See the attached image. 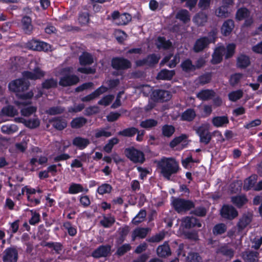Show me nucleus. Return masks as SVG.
Here are the masks:
<instances>
[{
	"label": "nucleus",
	"mask_w": 262,
	"mask_h": 262,
	"mask_svg": "<svg viewBox=\"0 0 262 262\" xmlns=\"http://www.w3.org/2000/svg\"><path fill=\"white\" fill-rule=\"evenodd\" d=\"M157 166L162 176L167 180H170L171 176L180 169L178 162L173 158L163 157L158 162Z\"/></svg>",
	"instance_id": "1"
},
{
	"label": "nucleus",
	"mask_w": 262,
	"mask_h": 262,
	"mask_svg": "<svg viewBox=\"0 0 262 262\" xmlns=\"http://www.w3.org/2000/svg\"><path fill=\"white\" fill-rule=\"evenodd\" d=\"M171 205L174 210L178 213L186 212L195 207V204L192 201L180 198L174 199Z\"/></svg>",
	"instance_id": "2"
},
{
	"label": "nucleus",
	"mask_w": 262,
	"mask_h": 262,
	"mask_svg": "<svg viewBox=\"0 0 262 262\" xmlns=\"http://www.w3.org/2000/svg\"><path fill=\"white\" fill-rule=\"evenodd\" d=\"M124 152L127 158L134 163L142 164L145 160L143 152L133 147L126 148Z\"/></svg>",
	"instance_id": "3"
},
{
	"label": "nucleus",
	"mask_w": 262,
	"mask_h": 262,
	"mask_svg": "<svg viewBox=\"0 0 262 262\" xmlns=\"http://www.w3.org/2000/svg\"><path fill=\"white\" fill-rule=\"evenodd\" d=\"M29 86V82L26 81L24 78H19L10 82L8 88L10 91L19 94L27 90Z\"/></svg>",
	"instance_id": "4"
},
{
	"label": "nucleus",
	"mask_w": 262,
	"mask_h": 262,
	"mask_svg": "<svg viewBox=\"0 0 262 262\" xmlns=\"http://www.w3.org/2000/svg\"><path fill=\"white\" fill-rule=\"evenodd\" d=\"M238 215L236 208L231 205L224 204L220 210V215L227 220H233Z\"/></svg>",
	"instance_id": "5"
},
{
	"label": "nucleus",
	"mask_w": 262,
	"mask_h": 262,
	"mask_svg": "<svg viewBox=\"0 0 262 262\" xmlns=\"http://www.w3.org/2000/svg\"><path fill=\"white\" fill-rule=\"evenodd\" d=\"M151 97L155 102H164L169 101L171 98L172 95L167 90L155 89L152 91Z\"/></svg>",
	"instance_id": "6"
},
{
	"label": "nucleus",
	"mask_w": 262,
	"mask_h": 262,
	"mask_svg": "<svg viewBox=\"0 0 262 262\" xmlns=\"http://www.w3.org/2000/svg\"><path fill=\"white\" fill-rule=\"evenodd\" d=\"M18 259V251L16 246H12L4 251L2 257L3 262H17Z\"/></svg>",
	"instance_id": "7"
},
{
	"label": "nucleus",
	"mask_w": 262,
	"mask_h": 262,
	"mask_svg": "<svg viewBox=\"0 0 262 262\" xmlns=\"http://www.w3.org/2000/svg\"><path fill=\"white\" fill-rule=\"evenodd\" d=\"M111 66L115 70H124L130 68L132 63L127 59L121 57H115L112 59Z\"/></svg>",
	"instance_id": "8"
},
{
	"label": "nucleus",
	"mask_w": 262,
	"mask_h": 262,
	"mask_svg": "<svg viewBox=\"0 0 262 262\" xmlns=\"http://www.w3.org/2000/svg\"><path fill=\"white\" fill-rule=\"evenodd\" d=\"M196 132L200 137V142L201 143L207 145L210 142L212 139V136L206 125H202L198 127L196 130Z\"/></svg>",
	"instance_id": "9"
},
{
	"label": "nucleus",
	"mask_w": 262,
	"mask_h": 262,
	"mask_svg": "<svg viewBox=\"0 0 262 262\" xmlns=\"http://www.w3.org/2000/svg\"><path fill=\"white\" fill-rule=\"evenodd\" d=\"M27 48L30 50L37 51H47L49 50L48 43L35 39L31 40L26 43Z\"/></svg>",
	"instance_id": "10"
},
{
	"label": "nucleus",
	"mask_w": 262,
	"mask_h": 262,
	"mask_svg": "<svg viewBox=\"0 0 262 262\" xmlns=\"http://www.w3.org/2000/svg\"><path fill=\"white\" fill-rule=\"evenodd\" d=\"M111 251V245H100L92 252V256L95 258L105 257L110 254Z\"/></svg>",
	"instance_id": "11"
},
{
	"label": "nucleus",
	"mask_w": 262,
	"mask_h": 262,
	"mask_svg": "<svg viewBox=\"0 0 262 262\" xmlns=\"http://www.w3.org/2000/svg\"><path fill=\"white\" fill-rule=\"evenodd\" d=\"M79 81V78L76 75L67 74L60 77L59 84L63 87L69 86L76 84Z\"/></svg>",
	"instance_id": "12"
},
{
	"label": "nucleus",
	"mask_w": 262,
	"mask_h": 262,
	"mask_svg": "<svg viewBox=\"0 0 262 262\" xmlns=\"http://www.w3.org/2000/svg\"><path fill=\"white\" fill-rule=\"evenodd\" d=\"M211 42V40L207 37H201L196 40L193 47V50L195 53L202 52L208 47Z\"/></svg>",
	"instance_id": "13"
},
{
	"label": "nucleus",
	"mask_w": 262,
	"mask_h": 262,
	"mask_svg": "<svg viewBox=\"0 0 262 262\" xmlns=\"http://www.w3.org/2000/svg\"><path fill=\"white\" fill-rule=\"evenodd\" d=\"M108 88L107 87L101 85L92 93L82 97L81 101L83 102H90L98 97L100 95L106 92Z\"/></svg>",
	"instance_id": "14"
},
{
	"label": "nucleus",
	"mask_w": 262,
	"mask_h": 262,
	"mask_svg": "<svg viewBox=\"0 0 262 262\" xmlns=\"http://www.w3.org/2000/svg\"><path fill=\"white\" fill-rule=\"evenodd\" d=\"M21 27L25 34L29 35L32 33L33 26L32 23V19L30 16L25 15L22 17Z\"/></svg>",
	"instance_id": "15"
},
{
	"label": "nucleus",
	"mask_w": 262,
	"mask_h": 262,
	"mask_svg": "<svg viewBox=\"0 0 262 262\" xmlns=\"http://www.w3.org/2000/svg\"><path fill=\"white\" fill-rule=\"evenodd\" d=\"M184 227L186 229H190L193 227L200 228L202 223L199 219L193 216H187L183 220Z\"/></svg>",
	"instance_id": "16"
},
{
	"label": "nucleus",
	"mask_w": 262,
	"mask_h": 262,
	"mask_svg": "<svg viewBox=\"0 0 262 262\" xmlns=\"http://www.w3.org/2000/svg\"><path fill=\"white\" fill-rule=\"evenodd\" d=\"M50 122L57 130H62L67 126V121L61 117H56L50 120Z\"/></svg>",
	"instance_id": "17"
},
{
	"label": "nucleus",
	"mask_w": 262,
	"mask_h": 262,
	"mask_svg": "<svg viewBox=\"0 0 262 262\" xmlns=\"http://www.w3.org/2000/svg\"><path fill=\"white\" fill-rule=\"evenodd\" d=\"M231 202L238 208H242L248 202L245 194L236 195L231 198Z\"/></svg>",
	"instance_id": "18"
},
{
	"label": "nucleus",
	"mask_w": 262,
	"mask_h": 262,
	"mask_svg": "<svg viewBox=\"0 0 262 262\" xmlns=\"http://www.w3.org/2000/svg\"><path fill=\"white\" fill-rule=\"evenodd\" d=\"M225 51L223 47L216 48L212 55L211 62L212 64H217L223 60V53Z\"/></svg>",
	"instance_id": "19"
},
{
	"label": "nucleus",
	"mask_w": 262,
	"mask_h": 262,
	"mask_svg": "<svg viewBox=\"0 0 262 262\" xmlns=\"http://www.w3.org/2000/svg\"><path fill=\"white\" fill-rule=\"evenodd\" d=\"M157 254L160 257L165 258L171 255V250L167 242L160 245L157 249Z\"/></svg>",
	"instance_id": "20"
},
{
	"label": "nucleus",
	"mask_w": 262,
	"mask_h": 262,
	"mask_svg": "<svg viewBox=\"0 0 262 262\" xmlns=\"http://www.w3.org/2000/svg\"><path fill=\"white\" fill-rule=\"evenodd\" d=\"M234 27V22L232 19L225 20L221 27V32L224 36H229Z\"/></svg>",
	"instance_id": "21"
},
{
	"label": "nucleus",
	"mask_w": 262,
	"mask_h": 262,
	"mask_svg": "<svg viewBox=\"0 0 262 262\" xmlns=\"http://www.w3.org/2000/svg\"><path fill=\"white\" fill-rule=\"evenodd\" d=\"M90 143V142L88 139L80 136L75 137L72 141L73 145L76 146L80 150L85 148Z\"/></svg>",
	"instance_id": "22"
},
{
	"label": "nucleus",
	"mask_w": 262,
	"mask_h": 262,
	"mask_svg": "<svg viewBox=\"0 0 262 262\" xmlns=\"http://www.w3.org/2000/svg\"><path fill=\"white\" fill-rule=\"evenodd\" d=\"M149 229L148 228L138 227L134 230L132 234V239L134 241L136 238L143 239L146 237Z\"/></svg>",
	"instance_id": "23"
},
{
	"label": "nucleus",
	"mask_w": 262,
	"mask_h": 262,
	"mask_svg": "<svg viewBox=\"0 0 262 262\" xmlns=\"http://www.w3.org/2000/svg\"><path fill=\"white\" fill-rule=\"evenodd\" d=\"M215 95L213 90L205 89L201 90L197 94L196 97L202 101L211 99Z\"/></svg>",
	"instance_id": "24"
},
{
	"label": "nucleus",
	"mask_w": 262,
	"mask_h": 262,
	"mask_svg": "<svg viewBox=\"0 0 262 262\" xmlns=\"http://www.w3.org/2000/svg\"><path fill=\"white\" fill-rule=\"evenodd\" d=\"M242 256L245 262H257L259 253L254 251H246L243 253Z\"/></svg>",
	"instance_id": "25"
},
{
	"label": "nucleus",
	"mask_w": 262,
	"mask_h": 262,
	"mask_svg": "<svg viewBox=\"0 0 262 262\" xmlns=\"http://www.w3.org/2000/svg\"><path fill=\"white\" fill-rule=\"evenodd\" d=\"M41 246L43 247H48L50 249H52L56 254H60L63 248V245L59 242H42Z\"/></svg>",
	"instance_id": "26"
},
{
	"label": "nucleus",
	"mask_w": 262,
	"mask_h": 262,
	"mask_svg": "<svg viewBox=\"0 0 262 262\" xmlns=\"http://www.w3.org/2000/svg\"><path fill=\"white\" fill-rule=\"evenodd\" d=\"M257 176L256 174H253L247 178L244 181L243 189L246 191L254 188L256 186Z\"/></svg>",
	"instance_id": "27"
},
{
	"label": "nucleus",
	"mask_w": 262,
	"mask_h": 262,
	"mask_svg": "<svg viewBox=\"0 0 262 262\" xmlns=\"http://www.w3.org/2000/svg\"><path fill=\"white\" fill-rule=\"evenodd\" d=\"M172 47V43L170 40H166L164 36H159L157 38V47L159 49L165 50L170 49Z\"/></svg>",
	"instance_id": "28"
},
{
	"label": "nucleus",
	"mask_w": 262,
	"mask_h": 262,
	"mask_svg": "<svg viewBox=\"0 0 262 262\" xmlns=\"http://www.w3.org/2000/svg\"><path fill=\"white\" fill-rule=\"evenodd\" d=\"M79 63L81 66L92 64L94 62L92 55L87 52H83L79 57Z\"/></svg>",
	"instance_id": "29"
},
{
	"label": "nucleus",
	"mask_w": 262,
	"mask_h": 262,
	"mask_svg": "<svg viewBox=\"0 0 262 262\" xmlns=\"http://www.w3.org/2000/svg\"><path fill=\"white\" fill-rule=\"evenodd\" d=\"M162 135L165 138H170L176 132L175 127L168 124H164L161 126Z\"/></svg>",
	"instance_id": "30"
},
{
	"label": "nucleus",
	"mask_w": 262,
	"mask_h": 262,
	"mask_svg": "<svg viewBox=\"0 0 262 262\" xmlns=\"http://www.w3.org/2000/svg\"><path fill=\"white\" fill-rule=\"evenodd\" d=\"M88 122L86 118L78 117L73 119L70 123L71 127L74 129H79L84 126Z\"/></svg>",
	"instance_id": "31"
},
{
	"label": "nucleus",
	"mask_w": 262,
	"mask_h": 262,
	"mask_svg": "<svg viewBox=\"0 0 262 262\" xmlns=\"http://www.w3.org/2000/svg\"><path fill=\"white\" fill-rule=\"evenodd\" d=\"M207 15L205 12L201 11L195 15L193 21L198 26H203L207 22Z\"/></svg>",
	"instance_id": "32"
},
{
	"label": "nucleus",
	"mask_w": 262,
	"mask_h": 262,
	"mask_svg": "<svg viewBox=\"0 0 262 262\" xmlns=\"http://www.w3.org/2000/svg\"><path fill=\"white\" fill-rule=\"evenodd\" d=\"M250 64L249 56L245 54H241L237 58L236 66L241 69H245Z\"/></svg>",
	"instance_id": "33"
},
{
	"label": "nucleus",
	"mask_w": 262,
	"mask_h": 262,
	"mask_svg": "<svg viewBox=\"0 0 262 262\" xmlns=\"http://www.w3.org/2000/svg\"><path fill=\"white\" fill-rule=\"evenodd\" d=\"M229 122L228 118L227 116H215L212 119V124L216 127H222L224 125L228 124Z\"/></svg>",
	"instance_id": "34"
},
{
	"label": "nucleus",
	"mask_w": 262,
	"mask_h": 262,
	"mask_svg": "<svg viewBox=\"0 0 262 262\" xmlns=\"http://www.w3.org/2000/svg\"><path fill=\"white\" fill-rule=\"evenodd\" d=\"M196 117V113L193 108H187L182 113L181 116V120L191 122Z\"/></svg>",
	"instance_id": "35"
},
{
	"label": "nucleus",
	"mask_w": 262,
	"mask_h": 262,
	"mask_svg": "<svg viewBox=\"0 0 262 262\" xmlns=\"http://www.w3.org/2000/svg\"><path fill=\"white\" fill-rule=\"evenodd\" d=\"M115 218L114 216L109 214L106 216L105 214L103 215V219L100 221V224L105 228L111 227L115 222Z\"/></svg>",
	"instance_id": "36"
},
{
	"label": "nucleus",
	"mask_w": 262,
	"mask_h": 262,
	"mask_svg": "<svg viewBox=\"0 0 262 262\" xmlns=\"http://www.w3.org/2000/svg\"><path fill=\"white\" fill-rule=\"evenodd\" d=\"M175 74L174 70H162L157 75L159 79L170 80Z\"/></svg>",
	"instance_id": "37"
},
{
	"label": "nucleus",
	"mask_w": 262,
	"mask_h": 262,
	"mask_svg": "<svg viewBox=\"0 0 262 262\" xmlns=\"http://www.w3.org/2000/svg\"><path fill=\"white\" fill-rule=\"evenodd\" d=\"M180 66L182 71L185 73H189L195 71L194 64L189 58H187L183 60L181 62Z\"/></svg>",
	"instance_id": "38"
},
{
	"label": "nucleus",
	"mask_w": 262,
	"mask_h": 262,
	"mask_svg": "<svg viewBox=\"0 0 262 262\" xmlns=\"http://www.w3.org/2000/svg\"><path fill=\"white\" fill-rule=\"evenodd\" d=\"M250 12L246 7H242L237 9L236 14L235 18L237 20H242L249 16H250Z\"/></svg>",
	"instance_id": "39"
},
{
	"label": "nucleus",
	"mask_w": 262,
	"mask_h": 262,
	"mask_svg": "<svg viewBox=\"0 0 262 262\" xmlns=\"http://www.w3.org/2000/svg\"><path fill=\"white\" fill-rule=\"evenodd\" d=\"M139 132L138 128L135 127H130L119 131L118 135L123 137H132Z\"/></svg>",
	"instance_id": "40"
},
{
	"label": "nucleus",
	"mask_w": 262,
	"mask_h": 262,
	"mask_svg": "<svg viewBox=\"0 0 262 262\" xmlns=\"http://www.w3.org/2000/svg\"><path fill=\"white\" fill-rule=\"evenodd\" d=\"M176 17L184 23H186L190 20L189 13L186 9H181L179 11Z\"/></svg>",
	"instance_id": "41"
},
{
	"label": "nucleus",
	"mask_w": 262,
	"mask_h": 262,
	"mask_svg": "<svg viewBox=\"0 0 262 262\" xmlns=\"http://www.w3.org/2000/svg\"><path fill=\"white\" fill-rule=\"evenodd\" d=\"M216 252L229 258H232L234 254V250L226 246H221L217 249Z\"/></svg>",
	"instance_id": "42"
},
{
	"label": "nucleus",
	"mask_w": 262,
	"mask_h": 262,
	"mask_svg": "<svg viewBox=\"0 0 262 262\" xmlns=\"http://www.w3.org/2000/svg\"><path fill=\"white\" fill-rule=\"evenodd\" d=\"M158 121L154 119H147L140 123V126L146 129H149L158 125Z\"/></svg>",
	"instance_id": "43"
},
{
	"label": "nucleus",
	"mask_w": 262,
	"mask_h": 262,
	"mask_svg": "<svg viewBox=\"0 0 262 262\" xmlns=\"http://www.w3.org/2000/svg\"><path fill=\"white\" fill-rule=\"evenodd\" d=\"M2 113L6 116L14 117L17 115L18 112L14 106L9 105L2 108Z\"/></svg>",
	"instance_id": "44"
},
{
	"label": "nucleus",
	"mask_w": 262,
	"mask_h": 262,
	"mask_svg": "<svg viewBox=\"0 0 262 262\" xmlns=\"http://www.w3.org/2000/svg\"><path fill=\"white\" fill-rule=\"evenodd\" d=\"M57 80L53 78H51L46 79L43 81L41 83V86L43 89L49 90L50 89L57 88Z\"/></svg>",
	"instance_id": "45"
},
{
	"label": "nucleus",
	"mask_w": 262,
	"mask_h": 262,
	"mask_svg": "<svg viewBox=\"0 0 262 262\" xmlns=\"http://www.w3.org/2000/svg\"><path fill=\"white\" fill-rule=\"evenodd\" d=\"M84 191L82 185L80 184L72 183L68 189V192L70 194H77Z\"/></svg>",
	"instance_id": "46"
},
{
	"label": "nucleus",
	"mask_w": 262,
	"mask_h": 262,
	"mask_svg": "<svg viewBox=\"0 0 262 262\" xmlns=\"http://www.w3.org/2000/svg\"><path fill=\"white\" fill-rule=\"evenodd\" d=\"M112 190L113 187L110 184L103 183L97 188L96 192L100 195H103L104 194L110 193Z\"/></svg>",
	"instance_id": "47"
},
{
	"label": "nucleus",
	"mask_w": 262,
	"mask_h": 262,
	"mask_svg": "<svg viewBox=\"0 0 262 262\" xmlns=\"http://www.w3.org/2000/svg\"><path fill=\"white\" fill-rule=\"evenodd\" d=\"M227 226L224 223H218L212 228V233L215 235H221L227 231Z\"/></svg>",
	"instance_id": "48"
},
{
	"label": "nucleus",
	"mask_w": 262,
	"mask_h": 262,
	"mask_svg": "<svg viewBox=\"0 0 262 262\" xmlns=\"http://www.w3.org/2000/svg\"><path fill=\"white\" fill-rule=\"evenodd\" d=\"M146 59L147 60V66L150 67H152L159 62L160 56L155 53H152L148 55L146 57Z\"/></svg>",
	"instance_id": "49"
},
{
	"label": "nucleus",
	"mask_w": 262,
	"mask_h": 262,
	"mask_svg": "<svg viewBox=\"0 0 262 262\" xmlns=\"http://www.w3.org/2000/svg\"><path fill=\"white\" fill-rule=\"evenodd\" d=\"M230 14V11L222 5L215 10V15L219 17L227 18Z\"/></svg>",
	"instance_id": "50"
},
{
	"label": "nucleus",
	"mask_w": 262,
	"mask_h": 262,
	"mask_svg": "<svg viewBox=\"0 0 262 262\" xmlns=\"http://www.w3.org/2000/svg\"><path fill=\"white\" fill-rule=\"evenodd\" d=\"M146 216V211L144 209H141L138 213L133 219L132 222L134 225H137L142 222Z\"/></svg>",
	"instance_id": "51"
},
{
	"label": "nucleus",
	"mask_w": 262,
	"mask_h": 262,
	"mask_svg": "<svg viewBox=\"0 0 262 262\" xmlns=\"http://www.w3.org/2000/svg\"><path fill=\"white\" fill-rule=\"evenodd\" d=\"M243 96V92L242 90H237L230 92L228 94L229 100L232 102H236L240 99Z\"/></svg>",
	"instance_id": "52"
},
{
	"label": "nucleus",
	"mask_w": 262,
	"mask_h": 262,
	"mask_svg": "<svg viewBox=\"0 0 262 262\" xmlns=\"http://www.w3.org/2000/svg\"><path fill=\"white\" fill-rule=\"evenodd\" d=\"M78 20L81 26L87 25L90 20V14L88 12H80L78 14Z\"/></svg>",
	"instance_id": "53"
},
{
	"label": "nucleus",
	"mask_w": 262,
	"mask_h": 262,
	"mask_svg": "<svg viewBox=\"0 0 262 262\" xmlns=\"http://www.w3.org/2000/svg\"><path fill=\"white\" fill-rule=\"evenodd\" d=\"M187 138V136L186 134H181L178 137L173 138L169 144V146L171 148H174L178 145L180 144L183 141Z\"/></svg>",
	"instance_id": "54"
},
{
	"label": "nucleus",
	"mask_w": 262,
	"mask_h": 262,
	"mask_svg": "<svg viewBox=\"0 0 262 262\" xmlns=\"http://www.w3.org/2000/svg\"><path fill=\"white\" fill-rule=\"evenodd\" d=\"M119 142V140L117 137H114L108 141V142L104 146V150L105 152L110 153L114 146L117 144Z\"/></svg>",
	"instance_id": "55"
},
{
	"label": "nucleus",
	"mask_w": 262,
	"mask_h": 262,
	"mask_svg": "<svg viewBox=\"0 0 262 262\" xmlns=\"http://www.w3.org/2000/svg\"><path fill=\"white\" fill-rule=\"evenodd\" d=\"M27 201L28 203L26 204L29 207H35L40 204L41 202V196L39 197H36L33 195V196H28Z\"/></svg>",
	"instance_id": "56"
},
{
	"label": "nucleus",
	"mask_w": 262,
	"mask_h": 262,
	"mask_svg": "<svg viewBox=\"0 0 262 262\" xmlns=\"http://www.w3.org/2000/svg\"><path fill=\"white\" fill-rule=\"evenodd\" d=\"M132 247L130 244H124L117 248L116 254L118 256H123L128 251H130Z\"/></svg>",
	"instance_id": "57"
},
{
	"label": "nucleus",
	"mask_w": 262,
	"mask_h": 262,
	"mask_svg": "<svg viewBox=\"0 0 262 262\" xmlns=\"http://www.w3.org/2000/svg\"><path fill=\"white\" fill-rule=\"evenodd\" d=\"M40 121L38 118L27 119L25 126L30 129H34L38 127L40 125Z\"/></svg>",
	"instance_id": "58"
},
{
	"label": "nucleus",
	"mask_w": 262,
	"mask_h": 262,
	"mask_svg": "<svg viewBox=\"0 0 262 262\" xmlns=\"http://www.w3.org/2000/svg\"><path fill=\"white\" fill-rule=\"evenodd\" d=\"M64 111V109L60 106H52L49 107L46 113L49 115H56L61 114Z\"/></svg>",
	"instance_id": "59"
},
{
	"label": "nucleus",
	"mask_w": 262,
	"mask_h": 262,
	"mask_svg": "<svg viewBox=\"0 0 262 262\" xmlns=\"http://www.w3.org/2000/svg\"><path fill=\"white\" fill-rule=\"evenodd\" d=\"M37 111V107L34 106H29L23 108L20 110L22 116L25 117H29Z\"/></svg>",
	"instance_id": "60"
},
{
	"label": "nucleus",
	"mask_w": 262,
	"mask_h": 262,
	"mask_svg": "<svg viewBox=\"0 0 262 262\" xmlns=\"http://www.w3.org/2000/svg\"><path fill=\"white\" fill-rule=\"evenodd\" d=\"M32 216L29 220V223L31 225H35L40 221V215L39 213L34 210H31Z\"/></svg>",
	"instance_id": "61"
},
{
	"label": "nucleus",
	"mask_w": 262,
	"mask_h": 262,
	"mask_svg": "<svg viewBox=\"0 0 262 262\" xmlns=\"http://www.w3.org/2000/svg\"><path fill=\"white\" fill-rule=\"evenodd\" d=\"M63 227L67 230L69 235L74 236L77 234V229L72 226L70 222H66L63 224Z\"/></svg>",
	"instance_id": "62"
},
{
	"label": "nucleus",
	"mask_w": 262,
	"mask_h": 262,
	"mask_svg": "<svg viewBox=\"0 0 262 262\" xmlns=\"http://www.w3.org/2000/svg\"><path fill=\"white\" fill-rule=\"evenodd\" d=\"M114 97L112 95H107L102 97L98 102V104L100 105L108 106L112 102Z\"/></svg>",
	"instance_id": "63"
},
{
	"label": "nucleus",
	"mask_w": 262,
	"mask_h": 262,
	"mask_svg": "<svg viewBox=\"0 0 262 262\" xmlns=\"http://www.w3.org/2000/svg\"><path fill=\"white\" fill-rule=\"evenodd\" d=\"M187 259L189 262H202L201 256L196 252L189 253Z\"/></svg>",
	"instance_id": "64"
}]
</instances>
